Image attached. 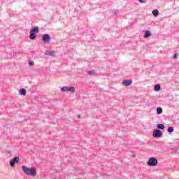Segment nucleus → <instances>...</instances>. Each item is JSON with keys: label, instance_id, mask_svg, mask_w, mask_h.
<instances>
[{"label": "nucleus", "instance_id": "obj_1", "mask_svg": "<svg viewBox=\"0 0 179 179\" xmlns=\"http://www.w3.org/2000/svg\"><path fill=\"white\" fill-rule=\"evenodd\" d=\"M22 170L27 176H31V177H36L37 176V171L34 167L29 168L26 166H22Z\"/></svg>", "mask_w": 179, "mask_h": 179}, {"label": "nucleus", "instance_id": "obj_2", "mask_svg": "<svg viewBox=\"0 0 179 179\" xmlns=\"http://www.w3.org/2000/svg\"><path fill=\"white\" fill-rule=\"evenodd\" d=\"M158 163L159 162L157 161V159L155 157L150 158L148 162H147L148 166H150L151 167H155V166H157Z\"/></svg>", "mask_w": 179, "mask_h": 179}, {"label": "nucleus", "instance_id": "obj_3", "mask_svg": "<svg viewBox=\"0 0 179 179\" xmlns=\"http://www.w3.org/2000/svg\"><path fill=\"white\" fill-rule=\"evenodd\" d=\"M61 92H71V93H75L76 89L75 87L64 86L61 88Z\"/></svg>", "mask_w": 179, "mask_h": 179}, {"label": "nucleus", "instance_id": "obj_4", "mask_svg": "<svg viewBox=\"0 0 179 179\" xmlns=\"http://www.w3.org/2000/svg\"><path fill=\"white\" fill-rule=\"evenodd\" d=\"M162 135H163V132L160 129H155L152 134L154 138H162Z\"/></svg>", "mask_w": 179, "mask_h": 179}, {"label": "nucleus", "instance_id": "obj_5", "mask_svg": "<svg viewBox=\"0 0 179 179\" xmlns=\"http://www.w3.org/2000/svg\"><path fill=\"white\" fill-rule=\"evenodd\" d=\"M42 40L45 43H49L51 41V36H50L48 34H43Z\"/></svg>", "mask_w": 179, "mask_h": 179}, {"label": "nucleus", "instance_id": "obj_6", "mask_svg": "<svg viewBox=\"0 0 179 179\" xmlns=\"http://www.w3.org/2000/svg\"><path fill=\"white\" fill-rule=\"evenodd\" d=\"M19 160H20L19 157H14L13 159L10 161V166L11 167H15V164L19 163Z\"/></svg>", "mask_w": 179, "mask_h": 179}, {"label": "nucleus", "instance_id": "obj_7", "mask_svg": "<svg viewBox=\"0 0 179 179\" xmlns=\"http://www.w3.org/2000/svg\"><path fill=\"white\" fill-rule=\"evenodd\" d=\"M122 85L123 86H131L132 85V80H125L122 81Z\"/></svg>", "mask_w": 179, "mask_h": 179}, {"label": "nucleus", "instance_id": "obj_8", "mask_svg": "<svg viewBox=\"0 0 179 179\" xmlns=\"http://www.w3.org/2000/svg\"><path fill=\"white\" fill-rule=\"evenodd\" d=\"M29 38L30 40H36L37 38V35L34 32H29Z\"/></svg>", "mask_w": 179, "mask_h": 179}, {"label": "nucleus", "instance_id": "obj_9", "mask_svg": "<svg viewBox=\"0 0 179 179\" xmlns=\"http://www.w3.org/2000/svg\"><path fill=\"white\" fill-rule=\"evenodd\" d=\"M45 55H50V57H55V52L46 50L45 52Z\"/></svg>", "mask_w": 179, "mask_h": 179}, {"label": "nucleus", "instance_id": "obj_10", "mask_svg": "<svg viewBox=\"0 0 179 179\" xmlns=\"http://www.w3.org/2000/svg\"><path fill=\"white\" fill-rule=\"evenodd\" d=\"M152 36V32L148 30L145 31V34H144V38H149Z\"/></svg>", "mask_w": 179, "mask_h": 179}, {"label": "nucleus", "instance_id": "obj_11", "mask_svg": "<svg viewBox=\"0 0 179 179\" xmlns=\"http://www.w3.org/2000/svg\"><path fill=\"white\" fill-rule=\"evenodd\" d=\"M30 31L31 33H35L36 34H37V33H38V31H40V29L38 28V27H35L32 29H31Z\"/></svg>", "mask_w": 179, "mask_h": 179}, {"label": "nucleus", "instance_id": "obj_12", "mask_svg": "<svg viewBox=\"0 0 179 179\" xmlns=\"http://www.w3.org/2000/svg\"><path fill=\"white\" fill-rule=\"evenodd\" d=\"M20 95L26 96V90L24 88H22L20 90Z\"/></svg>", "mask_w": 179, "mask_h": 179}, {"label": "nucleus", "instance_id": "obj_13", "mask_svg": "<svg viewBox=\"0 0 179 179\" xmlns=\"http://www.w3.org/2000/svg\"><path fill=\"white\" fill-rule=\"evenodd\" d=\"M162 113H163V109L162 108H160V107H158L157 108V114L158 115H160V114H162Z\"/></svg>", "mask_w": 179, "mask_h": 179}, {"label": "nucleus", "instance_id": "obj_14", "mask_svg": "<svg viewBox=\"0 0 179 179\" xmlns=\"http://www.w3.org/2000/svg\"><path fill=\"white\" fill-rule=\"evenodd\" d=\"M154 16H159V10H153L152 12Z\"/></svg>", "mask_w": 179, "mask_h": 179}, {"label": "nucleus", "instance_id": "obj_15", "mask_svg": "<svg viewBox=\"0 0 179 179\" xmlns=\"http://www.w3.org/2000/svg\"><path fill=\"white\" fill-rule=\"evenodd\" d=\"M157 128H158V129H164V124H158L157 125Z\"/></svg>", "mask_w": 179, "mask_h": 179}, {"label": "nucleus", "instance_id": "obj_16", "mask_svg": "<svg viewBox=\"0 0 179 179\" xmlns=\"http://www.w3.org/2000/svg\"><path fill=\"white\" fill-rule=\"evenodd\" d=\"M154 90L155 92H159V90H160V85L157 84L154 87Z\"/></svg>", "mask_w": 179, "mask_h": 179}, {"label": "nucleus", "instance_id": "obj_17", "mask_svg": "<svg viewBox=\"0 0 179 179\" xmlns=\"http://www.w3.org/2000/svg\"><path fill=\"white\" fill-rule=\"evenodd\" d=\"M168 132L171 133V132H174V127H169L167 129Z\"/></svg>", "mask_w": 179, "mask_h": 179}, {"label": "nucleus", "instance_id": "obj_18", "mask_svg": "<svg viewBox=\"0 0 179 179\" xmlns=\"http://www.w3.org/2000/svg\"><path fill=\"white\" fill-rule=\"evenodd\" d=\"M88 75H95L96 72H94V71H87Z\"/></svg>", "mask_w": 179, "mask_h": 179}, {"label": "nucleus", "instance_id": "obj_19", "mask_svg": "<svg viewBox=\"0 0 179 179\" xmlns=\"http://www.w3.org/2000/svg\"><path fill=\"white\" fill-rule=\"evenodd\" d=\"M138 2L140 3H146L148 1L147 0H138Z\"/></svg>", "mask_w": 179, "mask_h": 179}, {"label": "nucleus", "instance_id": "obj_20", "mask_svg": "<svg viewBox=\"0 0 179 179\" xmlns=\"http://www.w3.org/2000/svg\"><path fill=\"white\" fill-rule=\"evenodd\" d=\"M173 58H174V59H177V58H178V53H176V54L173 55Z\"/></svg>", "mask_w": 179, "mask_h": 179}, {"label": "nucleus", "instance_id": "obj_21", "mask_svg": "<svg viewBox=\"0 0 179 179\" xmlns=\"http://www.w3.org/2000/svg\"><path fill=\"white\" fill-rule=\"evenodd\" d=\"M29 64L30 66H33V65H34V62H30Z\"/></svg>", "mask_w": 179, "mask_h": 179}, {"label": "nucleus", "instance_id": "obj_22", "mask_svg": "<svg viewBox=\"0 0 179 179\" xmlns=\"http://www.w3.org/2000/svg\"><path fill=\"white\" fill-rule=\"evenodd\" d=\"M132 157H133V158L136 157V155H132Z\"/></svg>", "mask_w": 179, "mask_h": 179}, {"label": "nucleus", "instance_id": "obj_23", "mask_svg": "<svg viewBox=\"0 0 179 179\" xmlns=\"http://www.w3.org/2000/svg\"><path fill=\"white\" fill-rule=\"evenodd\" d=\"M78 118H80V115H78Z\"/></svg>", "mask_w": 179, "mask_h": 179}]
</instances>
